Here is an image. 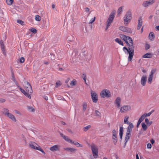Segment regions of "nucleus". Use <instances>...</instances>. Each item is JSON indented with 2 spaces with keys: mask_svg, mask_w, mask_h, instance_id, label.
Returning a JSON list of instances; mask_svg holds the SVG:
<instances>
[{
  "mask_svg": "<svg viewBox=\"0 0 159 159\" xmlns=\"http://www.w3.org/2000/svg\"><path fill=\"white\" fill-rule=\"evenodd\" d=\"M122 38L125 43L128 46V48L125 47L123 48V50L126 53V51L129 53L128 61H131L134 55V46H133V42L132 39L130 37L125 35H122Z\"/></svg>",
  "mask_w": 159,
  "mask_h": 159,
  "instance_id": "f257e3e1",
  "label": "nucleus"
},
{
  "mask_svg": "<svg viewBox=\"0 0 159 159\" xmlns=\"http://www.w3.org/2000/svg\"><path fill=\"white\" fill-rule=\"evenodd\" d=\"M132 19V14L130 11L127 12L123 18L124 23L127 26L130 22Z\"/></svg>",
  "mask_w": 159,
  "mask_h": 159,
  "instance_id": "f03ea898",
  "label": "nucleus"
},
{
  "mask_svg": "<svg viewBox=\"0 0 159 159\" xmlns=\"http://www.w3.org/2000/svg\"><path fill=\"white\" fill-rule=\"evenodd\" d=\"M29 145L32 148L39 150L44 154H45L44 151L40 148L39 146L36 143L33 142H31L29 144Z\"/></svg>",
  "mask_w": 159,
  "mask_h": 159,
  "instance_id": "7ed1b4c3",
  "label": "nucleus"
},
{
  "mask_svg": "<svg viewBox=\"0 0 159 159\" xmlns=\"http://www.w3.org/2000/svg\"><path fill=\"white\" fill-rule=\"evenodd\" d=\"M91 148L93 156L95 158H97L98 157V149L94 144L91 146Z\"/></svg>",
  "mask_w": 159,
  "mask_h": 159,
  "instance_id": "20e7f679",
  "label": "nucleus"
},
{
  "mask_svg": "<svg viewBox=\"0 0 159 159\" xmlns=\"http://www.w3.org/2000/svg\"><path fill=\"white\" fill-rule=\"evenodd\" d=\"M4 113L5 115H7L12 120L15 122L16 121V120L15 117L12 114L9 112V111L7 109H4Z\"/></svg>",
  "mask_w": 159,
  "mask_h": 159,
  "instance_id": "39448f33",
  "label": "nucleus"
},
{
  "mask_svg": "<svg viewBox=\"0 0 159 159\" xmlns=\"http://www.w3.org/2000/svg\"><path fill=\"white\" fill-rule=\"evenodd\" d=\"M100 95L103 98H105V97L109 98L111 96L110 91L107 89L103 90L100 93Z\"/></svg>",
  "mask_w": 159,
  "mask_h": 159,
  "instance_id": "423d86ee",
  "label": "nucleus"
},
{
  "mask_svg": "<svg viewBox=\"0 0 159 159\" xmlns=\"http://www.w3.org/2000/svg\"><path fill=\"white\" fill-rule=\"evenodd\" d=\"M156 0H149L143 2L142 4L143 7H145L152 5L155 2Z\"/></svg>",
  "mask_w": 159,
  "mask_h": 159,
  "instance_id": "0eeeda50",
  "label": "nucleus"
},
{
  "mask_svg": "<svg viewBox=\"0 0 159 159\" xmlns=\"http://www.w3.org/2000/svg\"><path fill=\"white\" fill-rule=\"evenodd\" d=\"M156 71V69H152L151 70L150 75H149L148 79V82L150 84L152 83V80L153 76V74L155 73Z\"/></svg>",
  "mask_w": 159,
  "mask_h": 159,
  "instance_id": "6e6552de",
  "label": "nucleus"
},
{
  "mask_svg": "<svg viewBox=\"0 0 159 159\" xmlns=\"http://www.w3.org/2000/svg\"><path fill=\"white\" fill-rule=\"evenodd\" d=\"M131 108V107L129 105H124L120 108V111L121 113H124L126 111L130 110Z\"/></svg>",
  "mask_w": 159,
  "mask_h": 159,
  "instance_id": "1a4fd4ad",
  "label": "nucleus"
},
{
  "mask_svg": "<svg viewBox=\"0 0 159 159\" xmlns=\"http://www.w3.org/2000/svg\"><path fill=\"white\" fill-rule=\"evenodd\" d=\"M91 97L93 101L95 103H96L98 101V96L96 93L93 91H91Z\"/></svg>",
  "mask_w": 159,
  "mask_h": 159,
  "instance_id": "9d476101",
  "label": "nucleus"
},
{
  "mask_svg": "<svg viewBox=\"0 0 159 159\" xmlns=\"http://www.w3.org/2000/svg\"><path fill=\"white\" fill-rule=\"evenodd\" d=\"M25 84L26 85V89H25L26 92H29L30 93H32L33 92L30 83L28 82H26L25 83Z\"/></svg>",
  "mask_w": 159,
  "mask_h": 159,
  "instance_id": "9b49d317",
  "label": "nucleus"
},
{
  "mask_svg": "<svg viewBox=\"0 0 159 159\" xmlns=\"http://www.w3.org/2000/svg\"><path fill=\"white\" fill-rule=\"evenodd\" d=\"M121 98L120 97L116 98L114 101V104L116 106L117 108H119L120 106Z\"/></svg>",
  "mask_w": 159,
  "mask_h": 159,
  "instance_id": "f8f14e48",
  "label": "nucleus"
},
{
  "mask_svg": "<svg viewBox=\"0 0 159 159\" xmlns=\"http://www.w3.org/2000/svg\"><path fill=\"white\" fill-rule=\"evenodd\" d=\"M60 146L59 145H54L50 148L49 149L52 152L58 151L60 150Z\"/></svg>",
  "mask_w": 159,
  "mask_h": 159,
  "instance_id": "ddd939ff",
  "label": "nucleus"
},
{
  "mask_svg": "<svg viewBox=\"0 0 159 159\" xmlns=\"http://www.w3.org/2000/svg\"><path fill=\"white\" fill-rule=\"evenodd\" d=\"M147 77L145 75H143L141 78V84L143 86H144L147 82Z\"/></svg>",
  "mask_w": 159,
  "mask_h": 159,
  "instance_id": "4468645a",
  "label": "nucleus"
},
{
  "mask_svg": "<svg viewBox=\"0 0 159 159\" xmlns=\"http://www.w3.org/2000/svg\"><path fill=\"white\" fill-rule=\"evenodd\" d=\"M60 135L63 138V139L67 142L71 143H72V140L69 139L68 137L65 135H64L62 133H60Z\"/></svg>",
  "mask_w": 159,
  "mask_h": 159,
  "instance_id": "2eb2a0df",
  "label": "nucleus"
},
{
  "mask_svg": "<svg viewBox=\"0 0 159 159\" xmlns=\"http://www.w3.org/2000/svg\"><path fill=\"white\" fill-rule=\"evenodd\" d=\"M115 11H112L107 20L113 21L115 17Z\"/></svg>",
  "mask_w": 159,
  "mask_h": 159,
  "instance_id": "dca6fc26",
  "label": "nucleus"
},
{
  "mask_svg": "<svg viewBox=\"0 0 159 159\" xmlns=\"http://www.w3.org/2000/svg\"><path fill=\"white\" fill-rule=\"evenodd\" d=\"M143 24V21L141 17L139 18L138 20V24L137 29L139 30L140 29L141 27Z\"/></svg>",
  "mask_w": 159,
  "mask_h": 159,
  "instance_id": "f3484780",
  "label": "nucleus"
},
{
  "mask_svg": "<svg viewBox=\"0 0 159 159\" xmlns=\"http://www.w3.org/2000/svg\"><path fill=\"white\" fill-rule=\"evenodd\" d=\"M64 149L68 151L71 152H75L76 151V149L71 148H64Z\"/></svg>",
  "mask_w": 159,
  "mask_h": 159,
  "instance_id": "a211bd4d",
  "label": "nucleus"
},
{
  "mask_svg": "<svg viewBox=\"0 0 159 159\" xmlns=\"http://www.w3.org/2000/svg\"><path fill=\"white\" fill-rule=\"evenodd\" d=\"M113 21L111 20H107V25L105 28V30H107L108 28L111 25V23H112Z\"/></svg>",
  "mask_w": 159,
  "mask_h": 159,
  "instance_id": "6ab92c4d",
  "label": "nucleus"
},
{
  "mask_svg": "<svg viewBox=\"0 0 159 159\" xmlns=\"http://www.w3.org/2000/svg\"><path fill=\"white\" fill-rule=\"evenodd\" d=\"M113 21L111 20H107V25L105 28V30H107L108 28L111 25V23H112Z\"/></svg>",
  "mask_w": 159,
  "mask_h": 159,
  "instance_id": "aec40b11",
  "label": "nucleus"
},
{
  "mask_svg": "<svg viewBox=\"0 0 159 159\" xmlns=\"http://www.w3.org/2000/svg\"><path fill=\"white\" fill-rule=\"evenodd\" d=\"M113 21L111 20H107V25L105 28V30H107L108 28L111 25V23H112Z\"/></svg>",
  "mask_w": 159,
  "mask_h": 159,
  "instance_id": "412c9836",
  "label": "nucleus"
},
{
  "mask_svg": "<svg viewBox=\"0 0 159 159\" xmlns=\"http://www.w3.org/2000/svg\"><path fill=\"white\" fill-rule=\"evenodd\" d=\"M115 41L118 43L120 45L123 46L124 45V43L123 42L121 41V40L118 38H116L115 39Z\"/></svg>",
  "mask_w": 159,
  "mask_h": 159,
  "instance_id": "4be33fe9",
  "label": "nucleus"
},
{
  "mask_svg": "<svg viewBox=\"0 0 159 159\" xmlns=\"http://www.w3.org/2000/svg\"><path fill=\"white\" fill-rule=\"evenodd\" d=\"M149 36L150 39L151 41H152L155 38L154 34L153 32H151L150 33Z\"/></svg>",
  "mask_w": 159,
  "mask_h": 159,
  "instance_id": "5701e85b",
  "label": "nucleus"
},
{
  "mask_svg": "<svg viewBox=\"0 0 159 159\" xmlns=\"http://www.w3.org/2000/svg\"><path fill=\"white\" fill-rule=\"evenodd\" d=\"M152 57L151 53H147L144 54L143 57L144 58H150Z\"/></svg>",
  "mask_w": 159,
  "mask_h": 159,
  "instance_id": "b1692460",
  "label": "nucleus"
},
{
  "mask_svg": "<svg viewBox=\"0 0 159 159\" xmlns=\"http://www.w3.org/2000/svg\"><path fill=\"white\" fill-rule=\"evenodd\" d=\"M128 119L129 116H125L124 121V124H127L130 123V122H129V121Z\"/></svg>",
  "mask_w": 159,
  "mask_h": 159,
  "instance_id": "393cba45",
  "label": "nucleus"
},
{
  "mask_svg": "<svg viewBox=\"0 0 159 159\" xmlns=\"http://www.w3.org/2000/svg\"><path fill=\"white\" fill-rule=\"evenodd\" d=\"M92 58V56L90 54L88 55L85 57V60L88 62H89Z\"/></svg>",
  "mask_w": 159,
  "mask_h": 159,
  "instance_id": "a878e982",
  "label": "nucleus"
},
{
  "mask_svg": "<svg viewBox=\"0 0 159 159\" xmlns=\"http://www.w3.org/2000/svg\"><path fill=\"white\" fill-rule=\"evenodd\" d=\"M112 140L114 145H116L117 141V136L112 137Z\"/></svg>",
  "mask_w": 159,
  "mask_h": 159,
  "instance_id": "bb28decb",
  "label": "nucleus"
},
{
  "mask_svg": "<svg viewBox=\"0 0 159 159\" xmlns=\"http://www.w3.org/2000/svg\"><path fill=\"white\" fill-rule=\"evenodd\" d=\"M28 110L30 112H34L35 111V109L32 107L28 106L27 107Z\"/></svg>",
  "mask_w": 159,
  "mask_h": 159,
  "instance_id": "cd10ccee",
  "label": "nucleus"
},
{
  "mask_svg": "<svg viewBox=\"0 0 159 159\" xmlns=\"http://www.w3.org/2000/svg\"><path fill=\"white\" fill-rule=\"evenodd\" d=\"M131 137V135L129 134H126L125 137V141H126V142H127L128 140L130 139Z\"/></svg>",
  "mask_w": 159,
  "mask_h": 159,
  "instance_id": "c85d7f7f",
  "label": "nucleus"
},
{
  "mask_svg": "<svg viewBox=\"0 0 159 159\" xmlns=\"http://www.w3.org/2000/svg\"><path fill=\"white\" fill-rule=\"evenodd\" d=\"M145 122L148 126H150L152 123V121H149L148 119L146 118L145 120Z\"/></svg>",
  "mask_w": 159,
  "mask_h": 159,
  "instance_id": "c756f323",
  "label": "nucleus"
},
{
  "mask_svg": "<svg viewBox=\"0 0 159 159\" xmlns=\"http://www.w3.org/2000/svg\"><path fill=\"white\" fill-rule=\"evenodd\" d=\"M127 124L129 125V126L127 127V129L132 130V128L134 127V125L132 123L130 122Z\"/></svg>",
  "mask_w": 159,
  "mask_h": 159,
  "instance_id": "7c9ffc66",
  "label": "nucleus"
},
{
  "mask_svg": "<svg viewBox=\"0 0 159 159\" xmlns=\"http://www.w3.org/2000/svg\"><path fill=\"white\" fill-rule=\"evenodd\" d=\"M141 125H142V127L144 131H145L147 129V125L144 122L142 123Z\"/></svg>",
  "mask_w": 159,
  "mask_h": 159,
  "instance_id": "2f4dec72",
  "label": "nucleus"
},
{
  "mask_svg": "<svg viewBox=\"0 0 159 159\" xmlns=\"http://www.w3.org/2000/svg\"><path fill=\"white\" fill-rule=\"evenodd\" d=\"M122 11L123 7H120V8H119L117 11L118 15L120 16L121 14V13Z\"/></svg>",
  "mask_w": 159,
  "mask_h": 159,
  "instance_id": "473e14b6",
  "label": "nucleus"
},
{
  "mask_svg": "<svg viewBox=\"0 0 159 159\" xmlns=\"http://www.w3.org/2000/svg\"><path fill=\"white\" fill-rule=\"evenodd\" d=\"M126 29L125 32L129 33H132V30L131 28L126 27Z\"/></svg>",
  "mask_w": 159,
  "mask_h": 159,
  "instance_id": "72a5a7b5",
  "label": "nucleus"
},
{
  "mask_svg": "<svg viewBox=\"0 0 159 159\" xmlns=\"http://www.w3.org/2000/svg\"><path fill=\"white\" fill-rule=\"evenodd\" d=\"M82 78H83L84 80L85 83L87 84L86 81V75L85 73H83L82 74Z\"/></svg>",
  "mask_w": 159,
  "mask_h": 159,
  "instance_id": "f704fd0d",
  "label": "nucleus"
},
{
  "mask_svg": "<svg viewBox=\"0 0 159 159\" xmlns=\"http://www.w3.org/2000/svg\"><path fill=\"white\" fill-rule=\"evenodd\" d=\"M11 77L12 79L11 80H12L16 84L17 83V82L16 80V79L14 74V73L12 72L11 73Z\"/></svg>",
  "mask_w": 159,
  "mask_h": 159,
  "instance_id": "c9c22d12",
  "label": "nucleus"
},
{
  "mask_svg": "<svg viewBox=\"0 0 159 159\" xmlns=\"http://www.w3.org/2000/svg\"><path fill=\"white\" fill-rule=\"evenodd\" d=\"M91 126L90 125H89L87 126H86L83 129V130L84 131H86L91 128Z\"/></svg>",
  "mask_w": 159,
  "mask_h": 159,
  "instance_id": "e433bc0d",
  "label": "nucleus"
},
{
  "mask_svg": "<svg viewBox=\"0 0 159 159\" xmlns=\"http://www.w3.org/2000/svg\"><path fill=\"white\" fill-rule=\"evenodd\" d=\"M126 27L123 26H120L119 27V29L120 30L122 31L125 32V30H126Z\"/></svg>",
  "mask_w": 159,
  "mask_h": 159,
  "instance_id": "4c0bfd02",
  "label": "nucleus"
},
{
  "mask_svg": "<svg viewBox=\"0 0 159 159\" xmlns=\"http://www.w3.org/2000/svg\"><path fill=\"white\" fill-rule=\"evenodd\" d=\"M71 143L74 144L75 145H76L77 147L80 146L82 147V146L79 143L77 142H73L72 143Z\"/></svg>",
  "mask_w": 159,
  "mask_h": 159,
  "instance_id": "58836bf2",
  "label": "nucleus"
},
{
  "mask_svg": "<svg viewBox=\"0 0 159 159\" xmlns=\"http://www.w3.org/2000/svg\"><path fill=\"white\" fill-rule=\"evenodd\" d=\"M19 89L21 91V92L23 93L24 95H25V94H26V90H25L23 89H22L21 87H20V86L18 87Z\"/></svg>",
  "mask_w": 159,
  "mask_h": 159,
  "instance_id": "ea45409f",
  "label": "nucleus"
},
{
  "mask_svg": "<svg viewBox=\"0 0 159 159\" xmlns=\"http://www.w3.org/2000/svg\"><path fill=\"white\" fill-rule=\"evenodd\" d=\"M145 117V115L144 114H143L140 117L139 120H140L141 122H142L144 120V119Z\"/></svg>",
  "mask_w": 159,
  "mask_h": 159,
  "instance_id": "a19ab883",
  "label": "nucleus"
},
{
  "mask_svg": "<svg viewBox=\"0 0 159 159\" xmlns=\"http://www.w3.org/2000/svg\"><path fill=\"white\" fill-rule=\"evenodd\" d=\"M123 128L122 127H120V130H119V134H123Z\"/></svg>",
  "mask_w": 159,
  "mask_h": 159,
  "instance_id": "79ce46f5",
  "label": "nucleus"
},
{
  "mask_svg": "<svg viewBox=\"0 0 159 159\" xmlns=\"http://www.w3.org/2000/svg\"><path fill=\"white\" fill-rule=\"evenodd\" d=\"M31 93H30L29 92H26L25 95L28 98L30 99L31 98Z\"/></svg>",
  "mask_w": 159,
  "mask_h": 159,
  "instance_id": "37998d69",
  "label": "nucleus"
},
{
  "mask_svg": "<svg viewBox=\"0 0 159 159\" xmlns=\"http://www.w3.org/2000/svg\"><path fill=\"white\" fill-rule=\"evenodd\" d=\"M95 114L97 116H98L99 117H100L101 116V113L98 110H96L95 111Z\"/></svg>",
  "mask_w": 159,
  "mask_h": 159,
  "instance_id": "c03bdc74",
  "label": "nucleus"
},
{
  "mask_svg": "<svg viewBox=\"0 0 159 159\" xmlns=\"http://www.w3.org/2000/svg\"><path fill=\"white\" fill-rule=\"evenodd\" d=\"M6 2L8 5H11L12 4L13 0H6Z\"/></svg>",
  "mask_w": 159,
  "mask_h": 159,
  "instance_id": "a18cd8bd",
  "label": "nucleus"
},
{
  "mask_svg": "<svg viewBox=\"0 0 159 159\" xmlns=\"http://www.w3.org/2000/svg\"><path fill=\"white\" fill-rule=\"evenodd\" d=\"M35 20L37 21H40L41 20V17L39 15H36L35 16Z\"/></svg>",
  "mask_w": 159,
  "mask_h": 159,
  "instance_id": "49530a36",
  "label": "nucleus"
},
{
  "mask_svg": "<svg viewBox=\"0 0 159 159\" xmlns=\"http://www.w3.org/2000/svg\"><path fill=\"white\" fill-rule=\"evenodd\" d=\"M117 132L115 129H113L112 130V136H117Z\"/></svg>",
  "mask_w": 159,
  "mask_h": 159,
  "instance_id": "de8ad7c7",
  "label": "nucleus"
},
{
  "mask_svg": "<svg viewBox=\"0 0 159 159\" xmlns=\"http://www.w3.org/2000/svg\"><path fill=\"white\" fill-rule=\"evenodd\" d=\"M95 20V17H94L93 18L91 19L90 20L89 22V24H92L93 22Z\"/></svg>",
  "mask_w": 159,
  "mask_h": 159,
  "instance_id": "09e8293b",
  "label": "nucleus"
},
{
  "mask_svg": "<svg viewBox=\"0 0 159 159\" xmlns=\"http://www.w3.org/2000/svg\"><path fill=\"white\" fill-rule=\"evenodd\" d=\"M132 130L128 129H127L126 134H129V135H131L132 132Z\"/></svg>",
  "mask_w": 159,
  "mask_h": 159,
  "instance_id": "8fccbe9b",
  "label": "nucleus"
},
{
  "mask_svg": "<svg viewBox=\"0 0 159 159\" xmlns=\"http://www.w3.org/2000/svg\"><path fill=\"white\" fill-rule=\"evenodd\" d=\"M150 48V45L147 43L146 44L145 46V49L146 50H148V49Z\"/></svg>",
  "mask_w": 159,
  "mask_h": 159,
  "instance_id": "3c124183",
  "label": "nucleus"
},
{
  "mask_svg": "<svg viewBox=\"0 0 159 159\" xmlns=\"http://www.w3.org/2000/svg\"><path fill=\"white\" fill-rule=\"evenodd\" d=\"M17 22L22 25L24 24V21L22 20H17Z\"/></svg>",
  "mask_w": 159,
  "mask_h": 159,
  "instance_id": "603ef678",
  "label": "nucleus"
},
{
  "mask_svg": "<svg viewBox=\"0 0 159 159\" xmlns=\"http://www.w3.org/2000/svg\"><path fill=\"white\" fill-rule=\"evenodd\" d=\"M70 84L72 86H74L76 84V81L73 80L70 82Z\"/></svg>",
  "mask_w": 159,
  "mask_h": 159,
  "instance_id": "864d4df0",
  "label": "nucleus"
},
{
  "mask_svg": "<svg viewBox=\"0 0 159 159\" xmlns=\"http://www.w3.org/2000/svg\"><path fill=\"white\" fill-rule=\"evenodd\" d=\"M24 61H25V59L23 57H22L20 58V63H23L24 62Z\"/></svg>",
  "mask_w": 159,
  "mask_h": 159,
  "instance_id": "5fc2aeb1",
  "label": "nucleus"
},
{
  "mask_svg": "<svg viewBox=\"0 0 159 159\" xmlns=\"http://www.w3.org/2000/svg\"><path fill=\"white\" fill-rule=\"evenodd\" d=\"M87 104L86 103H84L83 105V110L84 111H85L87 108Z\"/></svg>",
  "mask_w": 159,
  "mask_h": 159,
  "instance_id": "6e6d98bb",
  "label": "nucleus"
},
{
  "mask_svg": "<svg viewBox=\"0 0 159 159\" xmlns=\"http://www.w3.org/2000/svg\"><path fill=\"white\" fill-rule=\"evenodd\" d=\"M1 50H2V52L3 53V54L4 55H6V51H5V48H2Z\"/></svg>",
  "mask_w": 159,
  "mask_h": 159,
  "instance_id": "4d7b16f0",
  "label": "nucleus"
},
{
  "mask_svg": "<svg viewBox=\"0 0 159 159\" xmlns=\"http://www.w3.org/2000/svg\"><path fill=\"white\" fill-rule=\"evenodd\" d=\"M30 31L34 33H35L37 32V30L34 28H32L31 29Z\"/></svg>",
  "mask_w": 159,
  "mask_h": 159,
  "instance_id": "13d9d810",
  "label": "nucleus"
},
{
  "mask_svg": "<svg viewBox=\"0 0 159 159\" xmlns=\"http://www.w3.org/2000/svg\"><path fill=\"white\" fill-rule=\"evenodd\" d=\"M0 43H1V48H4V44L3 43V42L2 41V40H1L0 42Z\"/></svg>",
  "mask_w": 159,
  "mask_h": 159,
  "instance_id": "bf43d9fd",
  "label": "nucleus"
},
{
  "mask_svg": "<svg viewBox=\"0 0 159 159\" xmlns=\"http://www.w3.org/2000/svg\"><path fill=\"white\" fill-rule=\"evenodd\" d=\"M147 148L148 149H151L152 148V145L151 144L148 143L147 144Z\"/></svg>",
  "mask_w": 159,
  "mask_h": 159,
  "instance_id": "052dcab7",
  "label": "nucleus"
},
{
  "mask_svg": "<svg viewBox=\"0 0 159 159\" xmlns=\"http://www.w3.org/2000/svg\"><path fill=\"white\" fill-rule=\"evenodd\" d=\"M151 114V113H150V112H149L147 114H144V115H145V117L147 116H150V115Z\"/></svg>",
  "mask_w": 159,
  "mask_h": 159,
  "instance_id": "680f3d73",
  "label": "nucleus"
},
{
  "mask_svg": "<svg viewBox=\"0 0 159 159\" xmlns=\"http://www.w3.org/2000/svg\"><path fill=\"white\" fill-rule=\"evenodd\" d=\"M61 84L59 82H56V87L57 88L60 86Z\"/></svg>",
  "mask_w": 159,
  "mask_h": 159,
  "instance_id": "e2e57ef3",
  "label": "nucleus"
},
{
  "mask_svg": "<svg viewBox=\"0 0 159 159\" xmlns=\"http://www.w3.org/2000/svg\"><path fill=\"white\" fill-rule=\"evenodd\" d=\"M141 122H142L140 121V120H138L137 124V127H138L140 125Z\"/></svg>",
  "mask_w": 159,
  "mask_h": 159,
  "instance_id": "0e129e2a",
  "label": "nucleus"
},
{
  "mask_svg": "<svg viewBox=\"0 0 159 159\" xmlns=\"http://www.w3.org/2000/svg\"><path fill=\"white\" fill-rule=\"evenodd\" d=\"M84 9H85V11L86 12H88L89 11V9L88 7L85 8Z\"/></svg>",
  "mask_w": 159,
  "mask_h": 159,
  "instance_id": "69168bd1",
  "label": "nucleus"
},
{
  "mask_svg": "<svg viewBox=\"0 0 159 159\" xmlns=\"http://www.w3.org/2000/svg\"><path fill=\"white\" fill-rule=\"evenodd\" d=\"M15 112L16 114H20V112L18 111H17V110H15Z\"/></svg>",
  "mask_w": 159,
  "mask_h": 159,
  "instance_id": "338daca9",
  "label": "nucleus"
},
{
  "mask_svg": "<svg viewBox=\"0 0 159 159\" xmlns=\"http://www.w3.org/2000/svg\"><path fill=\"white\" fill-rule=\"evenodd\" d=\"M67 130L70 132V133H73V132H72V131L71 130V129H67Z\"/></svg>",
  "mask_w": 159,
  "mask_h": 159,
  "instance_id": "774afa93",
  "label": "nucleus"
}]
</instances>
